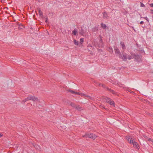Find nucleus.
Wrapping results in <instances>:
<instances>
[{
  "label": "nucleus",
  "instance_id": "nucleus-1",
  "mask_svg": "<svg viewBox=\"0 0 153 153\" xmlns=\"http://www.w3.org/2000/svg\"><path fill=\"white\" fill-rule=\"evenodd\" d=\"M97 137V136L95 134L90 133H86L85 135L83 136V137H84L86 138L88 137L89 138H91L93 140H94Z\"/></svg>",
  "mask_w": 153,
  "mask_h": 153
},
{
  "label": "nucleus",
  "instance_id": "nucleus-2",
  "mask_svg": "<svg viewBox=\"0 0 153 153\" xmlns=\"http://www.w3.org/2000/svg\"><path fill=\"white\" fill-rule=\"evenodd\" d=\"M97 46L100 48H102L104 47V43L101 36L99 39V42L97 44Z\"/></svg>",
  "mask_w": 153,
  "mask_h": 153
},
{
  "label": "nucleus",
  "instance_id": "nucleus-3",
  "mask_svg": "<svg viewBox=\"0 0 153 153\" xmlns=\"http://www.w3.org/2000/svg\"><path fill=\"white\" fill-rule=\"evenodd\" d=\"M123 60L124 61H126L127 59H128L129 60H130L132 58L131 56L127 55L126 53L123 54Z\"/></svg>",
  "mask_w": 153,
  "mask_h": 153
},
{
  "label": "nucleus",
  "instance_id": "nucleus-4",
  "mask_svg": "<svg viewBox=\"0 0 153 153\" xmlns=\"http://www.w3.org/2000/svg\"><path fill=\"white\" fill-rule=\"evenodd\" d=\"M133 58H134L135 60L138 62H140L141 59V56H139L137 54H134Z\"/></svg>",
  "mask_w": 153,
  "mask_h": 153
},
{
  "label": "nucleus",
  "instance_id": "nucleus-5",
  "mask_svg": "<svg viewBox=\"0 0 153 153\" xmlns=\"http://www.w3.org/2000/svg\"><path fill=\"white\" fill-rule=\"evenodd\" d=\"M28 100H32L33 101H36L38 100V99L34 96H28L27 97Z\"/></svg>",
  "mask_w": 153,
  "mask_h": 153
},
{
  "label": "nucleus",
  "instance_id": "nucleus-6",
  "mask_svg": "<svg viewBox=\"0 0 153 153\" xmlns=\"http://www.w3.org/2000/svg\"><path fill=\"white\" fill-rule=\"evenodd\" d=\"M115 52L116 54H118L119 55H121V53L117 47H116L114 48Z\"/></svg>",
  "mask_w": 153,
  "mask_h": 153
},
{
  "label": "nucleus",
  "instance_id": "nucleus-7",
  "mask_svg": "<svg viewBox=\"0 0 153 153\" xmlns=\"http://www.w3.org/2000/svg\"><path fill=\"white\" fill-rule=\"evenodd\" d=\"M111 99L107 97H105L103 99V101L108 103L110 101H111Z\"/></svg>",
  "mask_w": 153,
  "mask_h": 153
},
{
  "label": "nucleus",
  "instance_id": "nucleus-8",
  "mask_svg": "<svg viewBox=\"0 0 153 153\" xmlns=\"http://www.w3.org/2000/svg\"><path fill=\"white\" fill-rule=\"evenodd\" d=\"M107 90L109 91H110L113 94L116 95L117 94L115 92V91L111 89V88H107Z\"/></svg>",
  "mask_w": 153,
  "mask_h": 153
},
{
  "label": "nucleus",
  "instance_id": "nucleus-9",
  "mask_svg": "<svg viewBox=\"0 0 153 153\" xmlns=\"http://www.w3.org/2000/svg\"><path fill=\"white\" fill-rule=\"evenodd\" d=\"M68 91L71 93L72 94H78L79 95H80V94L79 93H78V92H75L74 91H72V90H69Z\"/></svg>",
  "mask_w": 153,
  "mask_h": 153
},
{
  "label": "nucleus",
  "instance_id": "nucleus-10",
  "mask_svg": "<svg viewBox=\"0 0 153 153\" xmlns=\"http://www.w3.org/2000/svg\"><path fill=\"white\" fill-rule=\"evenodd\" d=\"M103 15L104 18L108 19L109 18V17L106 12L103 13Z\"/></svg>",
  "mask_w": 153,
  "mask_h": 153
},
{
  "label": "nucleus",
  "instance_id": "nucleus-11",
  "mask_svg": "<svg viewBox=\"0 0 153 153\" xmlns=\"http://www.w3.org/2000/svg\"><path fill=\"white\" fill-rule=\"evenodd\" d=\"M75 108L79 111H81L83 109L79 105L76 106Z\"/></svg>",
  "mask_w": 153,
  "mask_h": 153
},
{
  "label": "nucleus",
  "instance_id": "nucleus-12",
  "mask_svg": "<svg viewBox=\"0 0 153 153\" xmlns=\"http://www.w3.org/2000/svg\"><path fill=\"white\" fill-rule=\"evenodd\" d=\"M132 143L133 144V146L134 148H137V142H135V141H134Z\"/></svg>",
  "mask_w": 153,
  "mask_h": 153
},
{
  "label": "nucleus",
  "instance_id": "nucleus-13",
  "mask_svg": "<svg viewBox=\"0 0 153 153\" xmlns=\"http://www.w3.org/2000/svg\"><path fill=\"white\" fill-rule=\"evenodd\" d=\"M85 33L84 30L82 29V27L81 28V30L79 31V33L82 35H83Z\"/></svg>",
  "mask_w": 153,
  "mask_h": 153
},
{
  "label": "nucleus",
  "instance_id": "nucleus-14",
  "mask_svg": "<svg viewBox=\"0 0 153 153\" xmlns=\"http://www.w3.org/2000/svg\"><path fill=\"white\" fill-rule=\"evenodd\" d=\"M127 140L129 143H132L134 141L133 140H132V139L130 138V137H128V138H127Z\"/></svg>",
  "mask_w": 153,
  "mask_h": 153
},
{
  "label": "nucleus",
  "instance_id": "nucleus-15",
  "mask_svg": "<svg viewBox=\"0 0 153 153\" xmlns=\"http://www.w3.org/2000/svg\"><path fill=\"white\" fill-rule=\"evenodd\" d=\"M120 44L121 45L123 49H126V46L125 45V44H124V42H121L120 43Z\"/></svg>",
  "mask_w": 153,
  "mask_h": 153
},
{
  "label": "nucleus",
  "instance_id": "nucleus-16",
  "mask_svg": "<svg viewBox=\"0 0 153 153\" xmlns=\"http://www.w3.org/2000/svg\"><path fill=\"white\" fill-rule=\"evenodd\" d=\"M101 26L103 29H105L107 27L106 25L103 23H101Z\"/></svg>",
  "mask_w": 153,
  "mask_h": 153
},
{
  "label": "nucleus",
  "instance_id": "nucleus-17",
  "mask_svg": "<svg viewBox=\"0 0 153 153\" xmlns=\"http://www.w3.org/2000/svg\"><path fill=\"white\" fill-rule=\"evenodd\" d=\"M39 15L40 16H43L42 12L40 8L38 9Z\"/></svg>",
  "mask_w": 153,
  "mask_h": 153
},
{
  "label": "nucleus",
  "instance_id": "nucleus-18",
  "mask_svg": "<svg viewBox=\"0 0 153 153\" xmlns=\"http://www.w3.org/2000/svg\"><path fill=\"white\" fill-rule=\"evenodd\" d=\"M107 50L111 53L113 52V50L112 48L110 47H108L107 48Z\"/></svg>",
  "mask_w": 153,
  "mask_h": 153
},
{
  "label": "nucleus",
  "instance_id": "nucleus-19",
  "mask_svg": "<svg viewBox=\"0 0 153 153\" xmlns=\"http://www.w3.org/2000/svg\"><path fill=\"white\" fill-rule=\"evenodd\" d=\"M108 103H109L110 105H113L114 107H115L114 102L112 100H111V101H110V102H109Z\"/></svg>",
  "mask_w": 153,
  "mask_h": 153
},
{
  "label": "nucleus",
  "instance_id": "nucleus-20",
  "mask_svg": "<svg viewBox=\"0 0 153 153\" xmlns=\"http://www.w3.org/2000/svg\"><path fill=\"white\" fill-rule=\"evenodd\" d=\"M74 42L75 45H77V46L79 44V41H77V40H76L75 39H74Z\"/></svg>",
  "mask_w": 153,
  "mask_h": 153
},
{
  "label": "nucleus",
  "instance_id": "nucleus-21",
  "mask_svg": "<svg viewBox=\"0 0 153 153\" xmlns=\"http://www.w3.org/2000/svg\"><path fill=\"white\" fill-rule=\"evenodd\" d=\"M70 105L71 106L75 108H76V106L75 105L74 103L72 102H71Z\"/></svg>",
  "mask_w": 153,
  "mask_h": 153
},
{
  "label": "nucleus",
  "instance_id": "nucleus-22",
  "mask_svg": "<svg viewBox=\"0 0 153 153\" xmlns=\"http://www.w3.org/2000/svg\"><path fill=\"white\" fill-rule=\"evenodd\" d=\"M117 84L120 87L124 88L123 85L120 83H117Z\"/></svg>",
  "mask_w": 153,
  "mask_h": 153
},
{
  "label": "nucleus",
  "instance_id": "nucleus-23",
  "mask_svg": "<svg viewBox=\"0 0 153 153\" xmlns=\"http://www.w3.org/2000/svg\"><path fill=\"white\" fill-rule=\"evenodd\" d=\"M77 33V30L76 29H74L72 32V33L74 35H76V33Z\"/></svg>",
  "mask_w": 153,
  "mask_h": 153
},
{
  "label": "nucleus",
  "instance_id": "nucleus-24",
  "mask_svg": "<svg viewBox=\"0 0 153 153\" xmlns=\"http://www.w3.org/2000/svg\"><path fill=\"white\" fill-rule=\"evenodd\" d=\"M85 97H87L88 99H92V97L86 95V96H85Z\"/></svg>",
  "mask_w": 153,
  "mask_h": 153
},
{
  "label": "nucleus",
  "instance_id": "nucleus-25",
  "mask_svg": "<svg viewBox=\"0 0 153 153\" xmlns=\"http://www.w3.org/2000/svg\"><path fill=\"white\" fill-rule=\"evenodd\" d=\"M80 42L81 44H82L83 42V38H81L80 39Z\"/></svg>",
  "mask_w": 153,
  "mask_h": 153
},
{
  "label": "nucleus",
  "instance_id": "nucleus-26",
  "mask_svg": "<svg viewBox=\"0 0 153 153\" xmlns=\"http://www.w3.org/2000/svg\"><path fill=\"white\" fill-rule=\"evenodd\" d=\"M34 146L35 147V148L37 149H38V148L39 147L38 145H35Z\"/></svg>",
  "mask_w": 153,
  "mask_h": 153
},
{
  "label": "nucleus",
  "instance_id": "nucleus-27",
  "mask_svg": "<svg viewBox=\"0 0 153 153\" xmlns=\"http://www.w3.org/2000/svg\"><path fill=\"white\" fill-rule=\"evenodd\" d=\"M141 18H142V17H141ZM143 18L145 19H146L148 22H149V19H148V18H147V17H143Z\"/></svg>",
  "mask_w": 153,
  "mask_h": 153
},
{
  "label": "nucleus",
  "instance_id": "nucleus-28",
  "mask_svg": "<svg viewBox=\"0 0 153 153\" xmlns=\"http://www.w3.org/2000/svg\"><path fill=\"white\" fill-rule=\"evenodd\" d=\"M102 87H103L104 88H107L106 86L104 84H102Z\"/></svg>",
  "mask_w": 153,
  "mask_h": 153
},
{
  "label": "nucleus",
  "instance_id": "nucleus-29",
  "mask_svg": "<svg viewBox=\"0 0 153 153\" xmlns=\"http://www.w3.org/2000/svg\"><path fill=\"white\" fill-rule=\"evenodd\" d=\"M28 100L27 99V98H25V99L24 100H23V101H22V102H26Z\"/></svg>",
  "mask_w": 153,
  "mask_h": 153
},
{
  "label": "nucleus",
  "instance_id": "nucleus-30",
  "mask_svg": "<svg viewBox=\"0 0 153 153\" xmlns=\"http://www.w3.org/2000/svg\"><path fill=\"white\" fill-rule=\"evenodd\" d=\"M140 6L141 7H145V5L143 3H141Z\"/></svg>",
  "mask_w": 153,
  "mask_h": 153
},
{
  "label": "nucleus",
  "instance_id": "nucleus-31",
  "mask_svg": "<svg viewBox=\"0 0 153 153\" xmlns=\"http://www.w3.org/2000/svg\"><path fill=\"white\" fill-rule=\"evenodd\" d=\"M80 94V95H81V96H85H85H86V95L83 94H82V93H79Z\"/></svg>",
  "mask_w": 153,
  "mask_h": 153
},
{
  "label": "nucleus",
  "instance_id": "nucleus-32",
  "mask_svg": "<svg viewBox=\"0 0 153 153\" xmlns=\"http://www.w3.org/2000/svg\"><path fill=\"white\" fill-rule=\"evenodd\" d=\"M100 107L101 108H105L102 105H100Z\"/></svg>",
  "mask_w": 153,
  "mask_h": 153
},
{
  "label": "nucleus",
  "instance_id": "nucleus-33",
  "mask_svg": "<svg viewBox=\"0 0 153 153\" xmlns=\"http://www.w3.org/2000/svg\"><path fill=\"white\" fill-rule=\"evenodd\" d=\"M148 141H151L152 142H153V140H151V138H149L148 139Z\"/></svg>",
  "mask_w": 153,
  "mask_h": 153
},
{
  "label": "nucleus",
  "instance_id": "nucleus-34",
  "mask_svg": "<svg viewBox=\"0 0 153 153\" xmlns=\"http://www.w3.org/2000/svg\"><path fill=\"white\" fill-rule=\"evenodd\" d=\"M149 5L150 7H153V3L150 4Z\"/></svg>",
  "mask_w": 153,
  "mask_h": 153
},
{
  "label": "nucleus",
  "instance_id": "nucleus-35",
  "mask_svg": "<svg viewBox=\"0 0 153 153\" xmlns=\"http://www.w3.org/2000/svg\"><path fill=\"white\" fill-rule=\"evenodd\" d=\"M119 58H122L123 59V57L121 55H120V56H119Z\"/></svg>",
  "mask_w": 153,
  "mask_h": 153
},
{
  "label": "nucleus",
  "instance_id": "nucleus-36",
  "mask_svg": "<svg viewBox=\"0 0 153 153\" xmlns=\"http://www.w3.org/2000/svg\"><path fill=\"white\" fill-rule=\"evenodd\" d=\"M150 13L152 14H153V10H150Z\"/></svg>",
  "mask_w": 153,
  "mask_h": 153
},
{
  "label": "nucleus",
  "instance_id": "nucleus-37",
  "mask_svg": "<svg viewBox=\"0 0 153 153\" xmlns=\"http://www.w3.org/2000/svg\"><path fill=\"white\" fill-rule=\"evenodd\" d=\"M45 22L46 23H47L48 22V19H47V18H46V20H45Z\"/></svg>",
  "mask_w": 153,
  "mask_h": 153
},
{
  "label": "nucleus",
  "instance_id": "nucleus-38",
  "mask_svg": "<svg viewBox=\"0 0 153 153\" xmlns=\"http://www.w3.org/2000/svg\"><path fill=\"white\" fill-rule=\"evenodd\" d=\"M98 85L99 86H102V84H101V83H98Z\"/></svg>",
  "mask_w": 153,
  "mask_h": 153
},
{
  "label": "nucleus",
  "instance_id": "nucleus-39",
  "mask_svg": "<svg viewBox=\"0 0 153 153\" xmlns=\"http://www.w3.org/2000/svg\"><path fill=\"white\" fill-rule=\"evenodd\" d=\"M144 23V22H143V21H141L140 22V24H143V23Z\"/></svg>",
  "mask_w": 153,
  "mask_h": 153
},
{
  "label": "nucleus",
  "instance_id": "nucleus-40",
  "mask_svg": "<svg viewBox=\"0 0 153 153\" xmlns=\"http://www.w3.org/2000/svg\"><path fill=\"white\" fill-rule=\"evenodd\" d=\"M21 26L22 27L21 28L22 29H23L25 28L24 27L23 25H21Z\"/></svg>",
  "mask_w": 153,
  "mask_h": 153
},
{
  "label": "nucleus",
  "instance_id": "nucleus-41",
  "mask_svg": "<svg viewBox=\"0 0 153 153\" xmlns=\"http://www.w3.org/2000/svg\"><path fill=\"white\" fill-rule=\"evenodd\" d=\"M2 135V134H0V137H1Z\"/></svg>",
  "mask_w": 153,
  "mask_h": 153
},
{
  "label": "nucleus",
  "instance_id": "nucleus-42",
  "mask_svg": "<svg viewBox=\"0 0 153 153\" xmlns=\"http://www.w3.org/2000/svg\"><path fill=\"white\" fill-rule=\"evenodd\" d=\"M113 84H114V85H116V82L115 83H113Z\"/></svg>",
  "mask_w": 153,
  "mask_h": 153
},
{
  "label": "nucleus",
  "instance_id": "nucleus-43",
  "mask_svg": "<svg viewBox=\"0 0 153 153\" xmlns=\"http://www.w3.org/2000/svg\"><path fill=\"white\" fill-rule=\"evenodd\" d=\"M129 92H130V90L129 89H128V90H127Z\"/></svg>",
  "mask_w": 153,
  "mask_h": 153
},
{
  "label": "nucleus",
  "instance_id": "nucleus-44",
  "mask_svg": "<svg viewBox=\"0 0 153 153\" xmlns=\"http://www.w3.org/2000/svg\"><path fill=\"white\" fill-rule=\"evenodd\" d=\"M94 83H96V84H97V83H96V82H94Z\"/></svg>",
  "mask_w": 153,
  "mask_h": 153
}]
</instances>
